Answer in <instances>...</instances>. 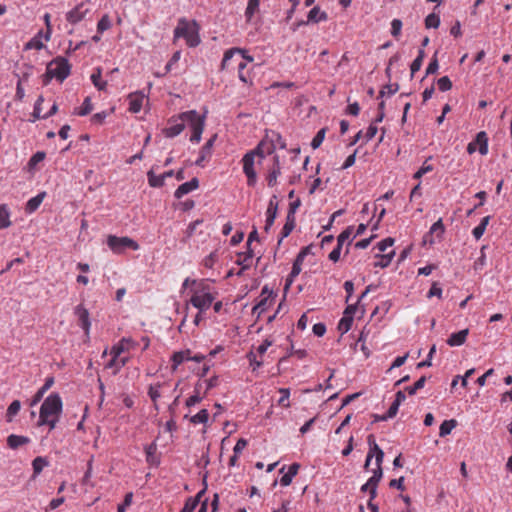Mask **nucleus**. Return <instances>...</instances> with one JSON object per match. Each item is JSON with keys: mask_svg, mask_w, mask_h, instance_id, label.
<instances>
[{"mask_svg": "<svg viewBox=\"0 0 512 512\" xmlns=\"http://www.w3.org/2000/svg\"><path fill=\"white\" fill-rule=\"evenodd\" d=\"M426 162L427 161H425L422 167L414 174L413 177L415 179H420L424 174L431 172L433 170V166L427 165Z\"/></svg>", "mask_w": 512, "mask_h": 512, "instance_id": "0e129e2a", "label": "nucleus"}, {"mask_svg": "<svg viewBox=\"0 0 512 512\" xmlns=\"http://www.w3.org/2000/svg\"><path fill=\"white\" fill-rule=\"evenodd\" d=\"M202 222L203 221L201 219H197L194 222L190 223L189 226L187 227L186 231H185V237H184L183 241H187L190 237H192L193 234L196 231V228L200 224H202Z\"/></svg>", "mask_w": 512, "mask_h": 512, "instance_id": "5fc2aeb1", "label": "nucleus"}, {"mask_svg": "<svg viewBox=\"0 0 512 512\" xmlns=\"http://www.w3.org/2000/svg\"><path fill=\"white\" fill-rule=\"evenodd\" d=\"M185 38L189 47H196L200 43L198 28L195 22L190 23L186 19L179 20L174 30V38Z\"/></svg>", "mask_w": 512, "mask_h": 512, "instance_id": "7ed1b4c3", "label": "nucleus"}, {"mask_svg": "<svg viewBox=\"0 0 512 512\" xmlns=\"http://www.w3.org/2000/svg\"><path fill=\"white\" fill-rule=\"evenodd\" d=\"M20 409H21V402L19 400L12 401L6 411V421L12 422L13 417L19 413Z\"/></svg>", "mask_w": 512, "mask_h": 512, "instance_id": "7c9ffc66", "label": "nucleus"}, {"mask_svg": "<svg viewBox=\"0 0 512 512\" xmlns=\"http://www.w3.org/2000/svg\"><path fill=\"white\" fill-rule=\"evenodd\" d=\"M436 353V345H432V347L429 350L428 355L426 356V359L419 362L417 364V368H423V367H430L432 366V358L433 355Z\"/></svg>", "mask_w": 512, "mask_h": 512, "instance_id": "603ef678", "label": "nucleus"}, {"mask_svg": "<svg viewBox=\"0 0 512 512\" xmlns=\"http://www.w3.org/2000/svg\"><path fill=\"white\" fill-rule=\"evenodd\" d=\"M63 409V402L58 393H51L42 403L39 417L45 422L47 417H60Z\"/></svg>", "mask_w": 512, "mask_h": 512, "instance_id": "20e7f679", "label": "nucleus"}, {"mask_svg": "<svg viewBox=\"0 0 512 512\" xmlns=\"http://www.w3.org/2000/svg\"><path fill=\"white\" fill-rule=\"evenodd\" d=\"M352 231L353 226H348L344 231H342L337 237V245L342 247L344 242L350 238Z\"/></svg>", "mask_w": 512, "mask_h": 512, "instance_id": "6e6d98bb", "label": "nucleus"}, {"mask_svg": "<svg viewBox=\"0 0 512 512\" xmlns=\"http://www.w3.org/2000/svg\"><path fill=\"white\" fill-rule=\"evenodd\" d=\"M213 300L214 297L210 293L198 294L195 292L190 302L195 308L199 309L200 312H203L211 306Z\"/></svg>", "mask_w": 512, "mask_h": 512, "instance_id": "f8f14e48", "label": "nucleus"}, {"mask_svg": "<svg viewBox=\"0 0 512 512\" xmlns=\"http://www.w3.org/2000/svg\"><path fill=\"white\" fill-rule=\"evenodd\" d=\"M71 65L64 57H57L48 63L46 73L43 76V84L48 85L51 79L56 78L63 82L70 74Z\"/></svg>", "mask_w": 512, "mask_h": 512, "instance_id": "f03ea898", "label": "nucleus"}, {"mask_svg": "<svg viewBox=\"0 0 512 512\" xmlns=\"http://www.w3.org/2000/svg\"><path fill=\"white\" fill-rule=\"evenodd\" d=\"M198 187L199 180L196 177H194L190 181L181 184L174 192V196L175 198L180 199L184 195L190 193L191 191L197 189Z\"/></svg>", "mask_w": 512, "mask_h": 512, "instance_id": "4468645a", "label": "nucleus"}, {"mask_svg": "<svg viewBox=\"0 0 512 512\" xmlns=\"http://www.w3.org/2000/svg\"><path fill=\"white\" fill-rule=\"evenodd\" d=\"M208 418H209V413L206 409H202L200 410L197 414H195L194 416H192L190 418V421L193 423V424H201V423H206L208 421Z\"/></svg>", "mask_w": 512, "mask_h": 512, "instance_id": "79ce46f5", "label": "nucleus"}, {"mask_svg": "<svg viewBox=\"0 0 512 512\" xmlns=\"http://www.w3.org/2000/svg\"><path fill=\"white\" fill-rule=\"evenodd\" d=\"M82 7L83 6L80 5V6L75 7L74 9L70 10L66 15L67 21L70 22L71 24H76V23L80 22L85 17V14L87 12V10L83 11Z\"/></svg>", "mask_w": 512, "mask_h": 512, "instance_id": "5701e85b", "label": "nucleus"}, {"mask_svg": "<svg viewBox=\"0 0 512 512\" xmlns=\"http://www.w3.org/2000/svg\"><path fill=\"white\" fill-rule=\"evenodd\" d=\"M159 388H160V384H158L156 386L149 387L148 395L153 402H156L157 399L160 397Z\"/></svg>", "mask_w": 512, "mask_h": 512, "instance_id": "69168bd1", "label": "nucleus"}, {"mask_svg": "<svg viewBox=\"0 0 512 512\" xmlns=\"http://www.w3.org/2000/svg\"><path fill=\"white\" fill-rule=\"evenodd\" d=\"M328 15L326 12H321L318 6L313 7L307 16V22L318 23L327 20Z\"/></svg>", "mask_w": 512, "mask_h": 512, "instance_id": "393cba45", "label": "nucleus"}, {"mask_svg": "<svg viewBox=\"0 0 512 512\" xmlns=\"http://www.w3.org/2000/svg\"><path fill=\"white\" fill-rule=\"evenodd\" d=\"M440 25V17L435 14L431 13L425 18V26L426 28H438Z\"/></svg>", "mask_w": 512, "mask_h": 512, "instance_id": "49530a36", "label": "nucleus"}, {"mask_svg": "<svg viewBox=\"0 0 512 512\" xmlns=\"http://www.w3.org/2000/svg\"><path fill=\"white\" fill-rule=\"evenodd\" d=\"M352 323V316H344L338 323V330L341 332V334H345L351 329Z\"/></svg>", "mask_w": 512, "mask_h": 512, "instance_id": "ea45409f", "label": "nucleus"}, {"mask_svg": "<svg viewBox=\"0 0 512 512\" xmlns=\"http://www.w3.org/2000/svg\"><path fill=\"white\" fill-rule=\"evenodd\" d=\"M53 384H54V377H52V376L47 377L45 379L44 385L33 396L30 405L35 406L36 404H38L42 400L44 394L52 387Z\"/></svg>", "mask_w": 512, "mask_h": 512, "instance_id": "6ab92c4d", "label": "nucleus"}, {"mask_svg": "<svg viewBox=\"0 0 512 512\" xmlns=\"http://www.w3.org/2000/svg\"><path fill=\"white\" fill-rule=\"evenodd\" d=\"M93 110V105L91 103L90 97H86L82 103V106L78 109H75L74 114L79 116H86L91 113Z\"/></svg>", "mask_w": 512, "mask_h": 512, "instance_id": "72a5a7b5", "label": "nucleus"}, {"mask_svg": "<svg viewBox=\"0 0 512 512\" xmlns=\"http://www.w3.org/2000/svg\"><path fill=\"white\" fill-rule=\"evenodd\" d=\"M129 342H130V339L122 338L118 344L114 345L111 348V351H110L111 356L118 358L126 350L124 343H129Z\"/></svg>", "mask_w": 512, "mask_h": 512, "instance_id": "a19ab883", "label": "nucleus"}, {"mask_svg": "<svg viewBox=\"0 0 512 512\" xmlns=\"http://www.w3.org/2000/svg\"><path fill=\"white\" fill-rule=\"evenodd\" d=\"M144 98H145V95L141 91H137V92L129 94V96H128L129 111L132 113L140 112Z\"/></svg>", "mask_w": 512, "mask_h": 512, "instance_id": "2eb2a0df", "label": "nucleus"}, {"mask_svg": "<svg viewBox=\"0 0 512 512\" xmlns=\"http://www.w3.org/2000/svg\"><path fill=\"white\" fill-rule=\"evenodd\" d=\"M326 130H327L326 128H321L316 133V135L314 136V138L312 139V142H311V147L313 149H317V148H319L321 146L322 142L325 139Z\"/></svg>", "mask_w": 512, "mask_h": 512, "instance_id": "c03bdc74", "label": "nucleus"}, {"mask_svg": "<svg viewBox=\"0 0 512 512\" xmlns=\"http://www.w3.org/2000/svg\"><path fill=\"white\" fill-rule=\"evenodd\" d=\"M148 183L151 187L160 188L164 185V179L162 175H155L152 170L147 173Z\"/></svg>", "mask_w": 512, "mask_h": 512, "instance_id": "c9c22d12", "label": "nucleus"}, {"mask_svg": "<svg viewBox=\"0 0 512 512\" xmlns=\"http://www.w3.org/2000/svg\"><path fill=\"white\" fill-rule=\"evenodd\" d=\"M58 420H59V417L52 416V417H47L45 419V422H42V419L39 417L37 424H38V426L47 425V426H49V430L51 431V430L55 429Z\"/></svg>", "mask_w": 512, "mask_h": 512, "instance_id": "4d7b16f0", "label": "nucleus"}, {"mask_svg": "<svg viewBox=\"0 0 512 512\" xmlns=\"http://www.w3.org/2000/svg\"><path fill=\"white\" fill-rule=\"evenodd\" d=\"M11 225L10 212L6 205H0V229L8 228Z\"/></svg>", "mask_w": 512, "mask_h": 512, "instance_id": "c756f323", "label": "nucleus"}, {"mask_svg": "<svg viewBox=\"0 0 512 512\" xmlns=\"http://www.w3.org/2000/svg\"><path fill=\"white\" fill-rule=\"evenodd\" d=\"M398 90H399V85L397 83H395V84L388 83L385 86H383V88L380 90L379 96L383 97L386 94L390 96V95L395 94Z\"/></svg>", "mask_w": 512, "mask_h": 512, "instance_id": "3c124183", "label": "nucleus"}, {"mask_svg": "<svg viewBox=\"0 0 512 512\" xmlns=\"http://www.w3.org/2000/svg\"><path fill=\"white\" fill-rule=\"evenodd\" d=\"M255 155H258L261 158H264V153L261 150V144H259L254 151L246 153L242 159L243 171L247 177V184H248V186H251V187L255 186V184L257 182V174L254 169Z\"/></svg>", "mask_w": 512, "mask_h": 512, "instance_id": "39448f33", "label": "nucleus"}, {"mask_svg": "<svg viewBox=\"0 0 512 512\" xmlns=\"http://www.w3.org/2000/svg\"><path fill=\"white\" fill-rule=\"evenodd\" d=\"M468 334H469L468 328L460 330L456 333H452L446 342L451 347L461 346L465 343Z\"/></svg>", "mask_w": 512, "mask_h": 512, "instance_id": "f3484780", "label": "nucleus"}, {"mask_svg": "<svg viewBox=\"0 0 512 512\" xmlns=\"http://www.w3.org/2000/svg\"><path fill=\"white\" fill-rule=\"evenodd\" d=\"M437 51L434 53L433 57L430 60V63L428 64L426 68V75H432L435 74L439 69V63L437 58Z\"/></svg>", "mask_w": 512, "mask_h": 512, "instance_id": "8fccbe9b", "label": "nucleus"}, {"mask_svg": "<svg viewBox=\"0 0 512 512\" xmlns=\"http://www.w3.org/2000/svg\"><path fill=\"white\" fill-rule=\"evenodd\" d=\"M186 126L192 131L190 140L198 143L204 129V116L195 110L183 112L177 119H170L169 126L163 130V133L166 137L173 138L178 136Z\"/></svg>", "mask_w": 512, "mask_h": 512, "instance_id": "f257e3e1", "label": "nucleus"}, {"mask_svg": "<svg viewBox=\"0 0 512 512\" xmlns=\"http://www.w3.org/2000/svg\"><path fill=\"white\" fill-rule=\"evenodd\" d=\"M445 231L444 224L442 219H438L430 228L428 232V236L432 237V235L436 234L437 238H441Z\"/></svg>", "mask_w": 512, "mask_h": 512, "instance_id": "e433bc0d", "label": "nucleus"}, {"mask_svg": "<svg viewBox=\"0 0 512 512\" xmlns=\"http://www.w3.org/2000/svg\"><path fill=\"white\" fill-rule=\"evenodd\" d=\"M49 462L47 458L38 456L32 461V467H33V476L36 477L39 475L44 467L48 466Z\"/></svg>", "mask_w": 512, "mask_h": 512, "instance_id": "cd10ccee", "label": "nucleus"}, {"mask_svg": "<svg viewBox=\"0 0 512 512\" xmlns=\"http://www.w3.org/2000/svg\"><path fill=\"white\" fill-rule=\"evenodd\" d=\"M74 314L78 318V324L83 329L85 335L89 337L91 322L89 312L83 305H77L74 309Z\"/></svg>", "mask_w": 512, "mask_h": 512, "instance_id": "9b49d317", "label": "nucleus"}, {"mask_svg": "<svg viewBox=\"0 0 512 512\" xmlns=\"http://www.w3.org/2000/svg\"><path fill=\"white\" fill-rule=\"evenodd\" d=\"M108 247L115 253H122L126 249L138 250L139 244L129 237L108 236Z\"/></svg>", "mask_w": 512, "mask_h": 512, "instance_id": "423d86ee", "label": "nucleus"}, {"mask_svg": "<svg viewBox=\"0 0 512 512\" xmlns=\"http://www.w3.org/2000/svg\"><path fill=\"white\" fill-rule=\"evenodd\" d=\"M235 54L239 55L240 57V61L237 63L236 66L238 71H242L243 69H245L247 65V60L250 62L253 61L252 57H246L244 55V50L239 48H231L226 50V63H229V65H231L232 58Z\"/></svg>", "mask_w": 512, "mask_h": 512, "instance_id": "ddd939ff", "label": "nucleus"}, {"mask_svg": "<svg viewBox=\"0 0 512 512\" xmlns=\"http://www.w3.org/2000/svg\"><path fill=\"white\" fill-rule=\"evenodd\" d=\"M438 88L442 92L449 91L452 88V82L448 76H443L437 81Z\"/></svg>", "mask_w": 512, "mask_h": 512, "instance_id": "864d4df0", "label": "nucleus"}, {"mask_svg": "<svg viewBox=\"0 0 512 512\" xmlns=\"http://www.w3.org/2000/svg\"><path fill=\"white\" fill-rule=\"evenodd\" d=\"M457 426L455 419L444 420L439 428V436L445 437L451 433V431Z\"/></svg>", "mask_w": 512, "mask_h": 512, "instance_id": "c85d7f7f", "label": "nucleus"}, {"mask_svg": "<svg viewBox=\"0 0 512 512\" xmlns=\"http://www.w3.org/2000/svg\"><path fill=\"white\" fill-rule=\"evenodd\" d=\"M260 0H249L246 10H245V16L247 20H251L253 15L258 11L259 9Z\"/></svg>", "mask_w": 512, "mask_h": 512, "instance_id": "58836bf2", "label": "nucleus"}, {"mask_svg": "<svg viewBox=\"0 0 512 512\" xmlns=\"http://www.w3.org/2000/svg\"><path fill=\"white\" fill-rule=\"evenodd\" d=\"M277 217V212H275V207L271 205V208H267L266 211V221L264 226V231L266 233L269 232L270 228L274 224V221Z\"/></svg>", "mask_w": 512, "mask_h": 512, "instance_id": "f704fd0d", "label": "nucleus"}, {"mask_svg": "<svg viewBox=\"0 0 512 512\" xmlns=\"http://www.w3.org/2000/svg\"><path fill=\"white\" fill-rule=\"evenodd\" d=\"M296 225V219L291 217H286V222L281 231V237L278 240V244L282 242V240L290 235Z\"/></svg>", "mask_w": 512, "mask_h": 512, "instance_id": "bb28decb", "label": "nucleus"}, {"mask_svg": "<svg viewBox=\"0 0 512 512\" xmlns=\"http://www.w3.org/2000/svg\"><path fill=\"white\" fill-rule=\"evenodd\" d=\"M389 486H390L391 488H396V489H398V490H402V491H403V490L405 489V487H404V477H403V476H401V477H400V478H398V479H392V480H390V482H389Z\"/></svg>", "mask_w": 512, "mask_h": 512, "instance_id": "338daca9", "label": "nucleus"}, {"mask_svg": "<svg viewBox=\"0 0 512 512\" xmlns=\"http://www.w3.org/2000/svg\"><path fill=\"white\" fill-rule=\"evenodd\" d=\"M302 264H303V261H301L298 258H295L291 272L286 279V283H285V287H284L285 291H287L290 288V286L292 285V283L294 281V278L297 277L301 273Z\"/></svg>", "mask_w": 512, "mask_h": 512, "instance_id": "412c9836", "label": "nucleus"}, {"mask_svg": "<svg viewBox=\"0 0 512 512\" xmlns=\"http://www.w3.org/2000/svg\"><path fill=\"white\" fill-rule=\"evenodd\" d=\"M258 241V232L257 229L254 228L253 231L250 232L247 240V251L242 255H239V259L237 260V263L240 265H243L244 268H248L251 265L252 258H253V250L250 248V245L252 241Z\"/></svg>", "mask_w": 512, "mask_h": 512, "instance_id": "9d476101", "label": "nucleus"}, {"mask_svg": "<svg viewBox=\"0 0 512 512\" xmlns=\"http://www.w3.org/2000/svg\"><path fill=\"white\" fill-rule=\"evenodd\" d=\"M45 197L46 192H40L36 196L29 199L25 206V212L28 214L35 212L39 208Z\"/></svg>", "mask_w": 512, "mask_h": 512, "instance_id": "aec40b11", "label": "nucleus"}, {"mask_svg": "<svg viewBox=\"0 0 512 512\" xmlns=\"http://www.w3.org/2000/svg\"><path fill=\"white\" fill-rule=\"evenodd\" d=\"M261 299L260 301L258 302L257 305L254 306L253 308V312L255 313L257 310H259V313H258V316H260V314H262L263 312H265L269 307L270 305L272 304V302L274 301L276 295L273 293L272 290H270L268 288V286H264L262 288V292H261V295H260Z\"/></svg>", "mask_w": 512, "mask_h": 512, "instance_id": "1a4fd4ad", "label": "nucleus"}, {"mask_svg": "<svg viewBox=\"0 0 512 512\" xmlns=\"http://www.w3.org/2000/svg\"><path fill=\"white\" fill-rule=\"evenodd\" d=\"M273 159H274L273 167L270 169V171L268 172V174L266 176V181H267V184L269 187H273L276 185L277 178L281 174L279 157L274 156Z\"/></svg>", "mask_w": 512, "mask_h": 512, "instance_id": "dca6fc26", "label": "nucleus"}, {"mask_svg": "<svg viewBox=\"0 0 512 512\" xmlns=\"http://www.w3.org/2000/svg\"><path fill=\"white\" fill-rule=\"evenodd\" d=\"M221 351H222V347L221 346H217L215 349H212L208 353V355L197 353V354L192 356L190 354V360L191 361H195L197 363H200V362L204 361L203 368H202V373L200 375L201 376H205L208 373V371L210 370V368L212 366H214V362H212V360L216 357V355L221 353Z\"/></svg>", "mask_w": 512, "mask_h": 512, "instance_id": "0eeeda50", "label": "nucleus"}, {"mask_svg": "<svg viewBox=\"0 0 512 512\" xmlns=\"http://www.w3.org/2000/svg\"><path fill=\"white\" fill-rule=\"evenodd\" d=\"M426 380H427V379H426V377H425V376H421V377H420V378H419V379L414 383V385L406 387V388H405V390L407 391V393H408L409 395H414V394L417 392V390L422 389V388L424 387Z\"/></svg>", "mask_w": 512, "mask_h": 512, "instance_id": "a18cd8bd", "label": "nucleus"}, {"mask_svg": "<svg viewBox=\"0 0 512 512\" xmlns=\"http://www.w3.org/2000/svg\"><path fill=\"white\" fill-rule=\"evenodd\" d=\"M196 508V500L195 499H187L184 507L180 512H193Z\"/></svg>", "mask_w": 512, "mask_h": 512, "instance_id": "774afa93", "label": "nucleus"}, {"mask_svg": "<svg viewBox=\"0 0 512 512\" xmlns=\"http://www.w3.org/2000/svg\"><path fill=\"white\" fill-rule=\"evenodd\" d=\"M301 206V200L297 198L289 204V209L287 213V217L295 218V213L297 209Z\"/></svg>", "mask_w": 512, "mask_h": 512, "instance_id": "e2e57ef3", "label": "nucleus"}, {"mask_svg": "<svg viewBox=\"0 0 512 512\" xmlns=\"http://www.w3.org/2000/svg\"><path fill=\"white\" fill-rule=\"evenodd\" d=\"M190 354H191V351L190 350H184V351H178V352H175L172 357H171V360H172V370H176L177 367L182 364L184 361H188L190 360Z\"/></svg>", "mask_w": 512, "mask_h": 512, "instance_id": "b1692460", "label": "nucleus"}, {"mask_svg": "<svg viewBox=\"0 0 512 512\" xmlns=\"http://www.w3.org/2000/svg\"><path fill=\"white\" fill-rule=\"evenodd\" d=\"M394 242L392 237L385 238L377 244V248L380 252H384L388 247L393 246Z\"/></svg>", "mask_w": 512, "mask_h": 512, "instance_id": "680f3d73", "label": "nucleus"}, {"mask_svg": "<svg viewBox=\"0 0 512 512\" xmlns=\"http://www.w3.org/2000/svg\"><path fill=\"white\" fill-rule=\"evenodd\" d=\"M394 256H395L394 250L390 251L387 254H377L375 257L378 258L379 260L374 262V267H376V268L388 267L391 264Z\"/></svg>", "mask_w": 512, "mask_h": 512, "instance_id": "a878e982", "label": "nucleus"}, {"mask_svg": "<svg viewBox=\"0 0 512 512\" xmlns=\"http://www.w3.org/2000/svg\"><path fill=\"white\" fill-rule=\"evenodd\" d=\"M132 500H133V493L132 492L126 493L123 503L118 505L117 512H125L126 508L131 505Z\"/></svg>", "mask_w": 512, "mask_h": 512, "instance_id": "13d9d810", "label": "nucleus"}, {"mask_svg": "<svg viewBox=\"0 0 512 512\" xmlns=\"http://www.w3.org/2000/svg\"><path fill=\"white\" fill-rule=\"evenodd\" d=\"M46 157L45 152L37 151L28 161V167L30 170L34 169L38 163L42 162Z\"/></svg>", "mask_w": 512, "mask_h": 512, "instance_id": "37998d69", "label": "nucleus"}, {"mask_svg": "<svg viewBox=\"0 0 512 512\" xmlns=\"http://www.w3.org/2000/svg\"><path fill=\"white\" fill-rule=\"evenodd\" d=\"M156 444L152 443L149 446L146 447V460L150 464H157L158 461L156 460L155 453H156Z\"/></svg>", "mask_w": 512, "mask_h": 512, "instance_id": "de8ad7c7", "label": "nucleus"}, {"mask_svg": "<svg viewBox=\"0 0 512 512\" xmlns=\"http://www.w3.org/2000/svg\"><path fill=\"white\" fill-rule=\"evenodd\" d=\"M91 81L94 84V86L100 91L105 90V88L107 86L106 81H101V69L100 68H97L96 72H94L91 75Z\"/></svg>", "mask_w": 512, "mask_h": 512, "instance_id": "4c0bfd02", "label": "nucleus"}, {"mask_svg": "<svg viewBox=\"0 0 512 512\" xmlns=\"http://www.w3.org/2000/svg\"><path fill=\"white\" fill-rule=\"evenodd\" d=\"M425 57L424 49H419L417 57L413 60L410 66L411 70V78L414 76L416 72H418L422 66L423 59Z\"/></svg>", "mask_w": 512, "mask_h": 512, "instance_id": "2f4dec72", "label": "nucleus"}, {"mask_svg": "<svg viewBox=\"0 0 512 512\" xmlns=\"http://www.w3.org/2000/svg\"><path fill=\"white\" fill-rule=\"evenodd\" d=\"M437 296L438 298H441L442 296V288L439 286L438 282H434L428 291L427 297L431 298Z\"/></svg>", "mask_w": 512, "mask_h": 512, "instance_id": "052dcab7", "label": "nucleus"}, {"mask_svg": "<svg viewBox=\"0 0 512 512\" xmlns=\"http://www.w3.org/2000/svg\"><path fill=\"white\" fill-rule=\"evenodd\" d=\"M478 147V151L481 155L488 153V137L485 131L477 133L475 139L467 145V152L473 154Z\"/></svg>", "mask_w": 512, "mask_h": 512, "instance_id": "6e6552de", "label": "nucleus"}, {"mask_svg": "<svg viewBox=\"0 0 512 512\" xmlns=\"http://www.w3.org/2000/svg\"><path fill=\"white\" fill-rule=\"evenodd\" d=\"M402 21L400 19H393L391 22V34L393 37H398L401 34Z\"/></svg>", "mask_w": 512, "mask_h": 512, "instance_id": "bf43d9fd", "label": "nucleus"}, {"mask_svg": "<svg viewBox=\"0 0 512 512\" xmlns=\"http://www.w3.org/2000/svg\"><path fill=\"white\" fill-rule=\"evenodd\" d=\"M31 442L30 438L27 436L10 434L7 437V445L10 449H18L20 446L29 444Z\"/></svg>", "mask_w": 512, "mask_h": 512, "instance_id": "a211bd4d", "label": "nucleus"}, {"mask_svg": "<svg viewBox=\"0 0 512 512\" xmlns=\"http://www.w3.org/2000/svg\"><path fill=\"white\" fill-rule=\"evenodd\" d=\"M43 102H44V98L42 95H40L34 104L33 113L31 115L32 118L29 120L30 122L34 123L38 119L42 118L43 115H41V112H42V103Z\"/></svg>", "mask_w": 512, "mask_h": 512, "instance_id": "473e14b6", "label": "nucleus"}, {"mask_svg": "<svg viewBox=\"0 0 512 512\" xmlns=\"http://www.w3.org/2000/svg\"><path fill=\"white\" fill-rule=\"evenodd\" d=\"M216 135L211 137L205 145L202 147L200 151V155L198 159L195 161V164L197 166H202V163L211 155V149L213 147L214 141H215Z\"/></svg>", "mask_w": 512, "mask_h": 512, "instance_id": "4be33fe9", "label": "nucleus"}, {"mask_svg": "<svg viewBox=\"0 0 512 512\" xmlns=\"http://www.w3.org/2000/svg\"><path fill=\"white\" fill-rule=\"evenodd\" d=\"M111 27V21L107 14L103 15L97 23V32L103 33Z\"/></svg>", "mask_w": 512, "mask_h": 512, "instance_id": "09e8293b", "label": "nucleus"}]
</instances>
